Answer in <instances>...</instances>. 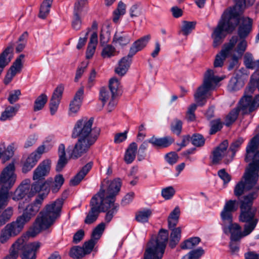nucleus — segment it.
Listing matches in <instances>:
<instances>
[{"instance_id": "f257e3e1", "label": "nucleus", "mask_w": 259, "mask_h": 259, "mask_svg": "<svg viewBox=\"0 0 259 259\" xmlns=\"http://www.w3.org/2000/svg\"><path fill=\"white\" fill-rule=\"evenodd\" d=\"M240 23L238 29V35L240 39L237 37V41L235 45L236 48L233 54L238 57L242 58L247 46V41L242 38L246 37L252 29V20L248 17H240L237 13L235 9H230L225 11L222 16L217 27L212 34L213 39V46L218 47L225 37V32H232L237 25Z\"/></svg>"}, {"instance_id": "f03ea898", "label": "nucleus", "mask_w": 259, "mask_h": 259, "mask_svg": "<svg viewBox=\"0 0 259 259\" xmlns=\"http://www.w3.org/2000/svg\"><path fill=\"white\" fill-rule=\"evenodd\" d=\"M259 133L255 135L250 140L246 147L245 160L250 162L241 180L234 188V195L239 197L245 191L254 189L258 192L259 185L257 182L259 178Z\"/></svg>"}, {"instance_id": "7ed1b4c3", "label": "nucleus", "mask_w": 259, "mask_h": 259, "mask_svg": "<svg viewBox=\"0 0 259 259\" xmlns=\"http://www.w3.org/2000/svg\"><path fill=\"white\" fill-rule=\"evenodd\" d=\"M63 204V200L58 199L47 205L36 218L29 232L30 236L34 237L53 225L60 215Z\"/></svg>"}, {"instance_id": "20e7f679", "label": "nucleus", "mask_w": 259, "mask_h": 259, "mask_svg": "<svg viewBox=\"0 0 259 259\" xmlns=\"http://www.w3.org/2000/svg\"><path fill=\"white\" fill-rule=\"evenodd\" d=\"M223 79V78L215 76L211 69H208L206 72L202 84L197 90L194 95L195 100L197 103L191 104L188 108L186 118L189 121H193L195 119L194 112L197 105L202 106L206 103V99L209 91L215 88V85Z\"/></svg>"}, {"instance_id": "39448f33", "label": "nucleus", "mask_w": 259, "mask_h": 259, "mask_svg": "<svg viewBox=\"0 0 259 259\" xmlns=\"http://www.w3.org/2000/svg\"><path fill=\"white\" fill-rule=\"evenodd\" d=\"M17 180L15 162L5 167L0 173V212L9 203V191L14 186Z\"/></svg>"}, {"instance_id": "423d86ee", "label": "nucleus", "mask_w": 259, "mask_h": 259, "mask_svg": "<svg viewBox=\"0 0 259 259\" xmlns=\"http://www.w3.org/2000/svg\"><path fill=\"white\" fill-rule=\"evenodd\" d=\"M104 182L108 185L107 191L102 187L99 192L102 191L104 194L103 199L107 202L106 204L110 208L105 217V221L108 223L118 211V205L114 203L115 197L120 191L121 184L119 179H116L112 181L107 180Z\"/></svg>"}, {"instance_id": "0eeeda50", "label": "nucleus", "mask_w": 259, "mask_h": 259, "mask_svg": "<svg viewBox=\"0 0 259 259\" xmlns=\"http://www.w3.org/2000/svg\"><path fill=\"white\" fill-rule=\"evenodd\" d=\"M256 88L259 91V73L255 72L251 76L250 84L245 95L240 101L239 108L244 113L251 112L259 107V94L253 99L251 96Z\"/></svg>"}, {"instance_id": "6e6552de", "label": "nucleus", "mask_w": 259, "mask_h": 259, "mask_svg": "<svg viewBox=\"0 0 259 259\" xmlns=\"http://www.w3.org/2000/svg\"><path fill=\"white\" fill-rule=\"evenodd\" d=\"M25 237L19 238L12 245L10 253L4 259H17L22 253V259H35V252L40 247L39 242L26 243Z\"/></svg>"}, {"instance_id": "1a4fd4ad", "label": "nucleus", "mask_w": 259, "mask_h": 259, "mask_svg": "<svg viewBox=\"0 0 259 259\" xmlns=\"http://www.w3.org/2000/svg\"><path fill=\"white\" fill-rule=\"evenodd\" d=\"M168 238V231L166 230H160L157 237L152 238L148 243L144 253V259H161Z\"/></svg>"}, {"instance_id": "9d476101", "label": "nucleus", "mask_w": 259, "mask_h": 259, "mask_svg": "<svg viewBox=\"0 0 259 259\" xmlns=\"http://www.w3.org/2000/svg\"><path fill=\"white\" fill-rule=\"evenodd\" d=\"M242 222L245 223L243 231H242L241 227L237 223H233L232 222L231 223L222 222L223 232L226 234H230L231 241H239L241 238L249 235L255 229L258 223V220Z\"/></svg>"}, {"instance_id": "9b49d317", "label": "nucleus", "mask_w": 259, "mask_h": 259, "mask_svg": "<svg viewBox=\"0 0 259 259\" xmlns=\"http://www.w3.org/2000/svg\"><path fill=\"white\" fill-rule=\"evenodd\" d=\"M258 196V192L253 191L244 195L240 200V214L239 221L240 222L252 221L258 220L255 218L256 208L252 207L253 201Z\"/></svg>"}, {"instance_id": "f8f14e48", "label": "nucleus", "mask_w": 259, "mask_h": 259, "mask_svg": "<svg viewBox=\"0 0 259 259\" xmlns=\"http://www.w3.org/2000/svg\"><path fill=\"white\" fill-rule=\"evenodd\" d=\"M104 194L102 191L98 192L91 199L90 205L91 208L88 213L84 220L86 224H91L97 219L101 211H106L110 209L106 204L107 202L104 200Z\"/></svg>"}, {"instance_id": "ddd939ff", "label": "nucleus", "mask_w": 259, "mask_h": 259, "mask_svg": "<svg viewBox=\"0 0 259 259\" xmlns=\"http://www.w3.org/2000/svg\"><path fill=\"white\" fill-rule=\"evenodd\" d=\"M94 119L93 118L83 117L77 121L73 128L72 137L80 138H95L97 139L100 131L98 130L95 133L92 130V126Z\"/></svg>"}, {"instance_id": "4468645a", "label": "nucleus", "mask_w": 259, "mask_h": 259, "mask_svg": "<svg viewBox=\"0 0 259 259\" xmlns=\"http://www.w3.org/2000/svg\"><path fill=\"white\" fill-rule=\"evenodd\" d=\"M44 198L42 195H40V198L36 199L33 202L27 205L24 208L23 202L19 203L18 209L19 213L22 212V214L19 216L25 223L29 222L39 211Z\"/></svg>"}, {"instance_id": "2eb2a0df", "label": "nucleus", "mask_w": 259, "mask_h": 259, "mask_svg": "<svg viewBox=\"0 0 259 259\" xmlns=\"http://www.w3.org/2000/svg\"><path fill=\"white\" fill-rule=\"evenodd\" d=\"M95 138H80L72 149L68 148L69 158L76 159L87 153L91 147L95 143Z\"/></svg>"}, {"instance_id": "dca6fc26", "label": "nucleus", "mask_w": 259, "mask_h": 259, "mask_svg": "<svg viewBox=\"0 0 259 259\" xmlns=\"http://www.w3.org/2000/svg\"><path fill=\"white\" fill-rule=\"evenodd\" d=\"M228 141L225 140L214 148L212 157V161L213 163H218L223 160L224 163L227 164L233 160L232 156L228 149Z\"/></svg>"}, {"instance_id": "f3484780", "label": "nucleus", "mask_w": 259, "mask_h": 259, "mask_svg": "<svg viewBox=\"0 0 259 259\" xmlns=\"http://www.w3.org/2000/svg\"><path fill=\"white\" fill-rule=\"evenodd\" d=\"M237 41V36H233L228 43L224 45L222 50L218 54L214 61V67H221L224 65V62L230 55L231 51L235 48V45Z\"/></svg>"}, {"instance_id": "a211bd4d", "label": "nucleus", "mask_w": 259, "mask_h": 259, "mask_svg": "<svg viewBox=\"0 0 259 259\" xmlns=\"http://www.w3.org/2000/svg\"><path fill=\"white\" fill-rule=\"evenodd\" d=\"M238 208V202L236 200L227 201L221 212L222 221L225 223H231L233 221L232 212L236 211Z\"/></svg>"}, {"instance_id": "6ab92c4d", "label": "nucleus", "mask_w": 259, "mask_h": 259, "mask_svg": "<svg viewBox=\"0 0 259 259\" xmlns=\"http://www.w3.org/2000/svg\"><path fill=\"white\" fill-rule=\"evenodd\" d=\"M51 161L46 159L41 162L33 171V180L34 181H42L50 172L51 169Z\"/></svg>"}, {"instance_id": "aec40b11", "label": "nucleus", "mask_w": 259, "mask_h": 259, "mask_svg": "<svg viewBox=\"0 0 259 259\" xmlns=\"http://www.w3.org/2000/svg\"><path fill=\"white\" fill-rule=\"evenodd\" d=\"M24 58V55L21 54L16 59L5 76L4 80L5 84L9 83L12 81L13 77L17 73L20 72L22 68Z\"/></svg>"}, {"instance_id": "412c9836", "label": "nucleus", "mask_w": 259, "mask_h": 259, "mask_svg": "<svg viewBox=\"0 0 259 259\" xmlns=\"http://www.w3.org/2000/svg\"><path fill=\"white\" fill-rule=\"evenodd\" d=\"M30 186V180L29 179L23 180L12 193V199L17 201L22 199L26 195L29 196Z\"/></svg>"}, {"instance_id": "4be33fe9", "label": "nucleus", "mask_w": 259, "mask_h": 259, "mask_svg": "<svg viewBox=\"0 0 259 259\" xmlns=\"http://www.w3.org/2000/svg\"><path fill=\"white\" fill-rule=\"evenodd\" d=\"M64 90L63 85H58L54 91L50 103V112L54 115L57 112Z\"/></svg>"}, {"instance_id": "5701e85b", "label": "nucleus", "mask_w": 259, "mask_h": 259, "mask_svg": "<svg viewBox=\"0 0 259 259\" xmlns=\"http://www.w3.org/2000/svg\"><path fill=\"white\" fill-rule=\"evenodd\" d=\"M84 93L83 89L80 88L76 92L73 100L71 102L69 105V114L71 116L76 114L80 109L83 95Z\"/></svg>"}, {"instance_id": "b1692460", "label": "nucleus", "mask_w": 259, "mask_h": 259, "mask_svg": "<svg viewBox=\"0 0 259 259\" xmlns=\"http://www.w3.org/2000/svg\"><path fill=\"white\" fill-rule=\"evenodd\" d=\"M14 44L11 43L0 55V75L4 68L10 62L13 55Z\"/></svg>"}, {"instance_id": "393cba45", "label": "nucleus", "mask_w": 259, "mask_h": 259, "mask_svg": "<svg viewBox=\"0 0 259 259\" xmlns=\"http://www.w3.org/2000/svg\"><path fill=\"white\" fill-rule=\"evenodd\" d=\"M150 39L149 35H145L135 41L131 46L128 54L134 56L137 52L144 49Z\"/></svg>"}, {"instance_id": "a878e982", "label": "nucleus", "mask_w": 259, "mask_h": 259, "mask_svg": "<svg viewBox=\"0 0 259 259\" xmlns=\"http://www.w3.org/2000/svg\"><path fill=\"white\" fill-rule=\"evenodd\" d=\"M26 224L18 217L15 221L7 224L5 227L13 236H15L22 230Z\"/></svg>"}, {"instance_id": "bb28decb", "label": "nucleus", "mask_w": 259, "mask_h": 259, "mask_svg": "<svg viewBox=\"0 0 259 259\" xmlns=\"http://www.w3.org/2000/svg\"><path fill=\"white\" fill-rule=\"evenodd\" d=\"M20 106L19 104H16L15 106H8L5 110L2 112L0 117V120L5 121L11 120L16 115L19 110Z\"/></svg>"}, {"instance_id": "cd10ccee", "label": "nucleus", "mask_w": 259, "mask_h": 259, "mask_svg": "<svg viewBox=\"0 0 259 259\" xmlns=\"http://www.w3.org/2000/svg\"><path fill=\"white\" fill-rule=\"evenodd\" d=\"M93 166V162H90L85 164L81 170L70 180V184L72 186L78 185L89 172Z\"/></svg>"}, {"instance_id": "c85d7f7f", "label": "nucleus", "mask_w": 259, "mask_h": 259, "mask_svg": "<svg viewBox=\"0 0 259 259\" xmlns=\"http://www.w3.org/2000/svg\"><path fill=\"white\" fill-rule=\"evenodd\" d=\"M59 159L56 165V170L60 171L64 167L68 162V159L66 157L65 146L63 144L59 145L58 150Z\"/></svg>"}, {"instance_id": "c756f323", "label": "nucleus", "mask_w": 259, "mask_h": 259, "mask_svg": "<svg viewBox=\"0 0 259 259\" xmlns=\"http://www.w3.org/2000/svg\"><path fill=\"white\" fill-rule=\"evenodd\" d=\"M133 56L129 54L126 56L123 57L119 62L118 66L116 68L115 72L119 75H124L128 69L132 62Z\"/></svg>"}, {"instance_id": "7c9ffc66", "label": "nucleus", "mask_w": 259, "mask_h": 259, "mask_svg": "<svg viewBox=\"0 0 259 259\" xmlns=\"http://www.w3.org/2000/svg\"><path fill=\"white\" fill-rule=\"evenodd\" d=\"M46 185H48L47 182L43 183L41 181H37L33 183L31 185L30 189H29V197H31L41 191H44L42 194H48L49 192V189L47 188Z\"/></svg>"}, {"instance_id": "2f4dec72", "label": "nucleus", "mask_w": 259, "mask_h": 259, "mask_svg": "<svg viewBox=\"0 0 259 259\" xmlns=\"http://www.w3.org/2000/svg\"><path fill=\"white\" fill-rule=\"evenodd\" d=\"M130 35L123 32H116L113 39V43L116 46L123 47L128 45L131 41Z\"/></svg>"}, {"instance_id": "473e14b6", "label": "nucleus", "mask_w": 259, "mask_h": 259, "mask_svg": "<svg viewBox=\"0 0 259 259\" xmlns=\"http://www.w3.org/2000/svg\"><path fill=\"white\" fill-rule=\"evenodd\" d=\"M148 142L154 146L167 147L174 142V139L170 137L158 138L153 136L148 140Z\"/></svg>"}, {"instance_id": "72a5a7b5", "label": "nucleus", "mask_w": 259, "mask_h": 259, "mask_svg": "<svg viewBox=\"0 0 259 259\" xmlns=\"http://www.w3.org/2000/svg\"><path fill=\"white\" fill-rule=\"evenodd\" d=\"M138 149L137 144L135 143H132L128 147L127 150L125 151L124 155V161L127 163H131L136 157Z\"/></svg>"}, {"instance_id": "f704fd0d", "label": "nucleus", "mask_w": 259, "mask_h": 259, "mask_svg": "<svg viewBox=\"0 0 259 259\" xmlns=\"http://www.w3.org/2000/svg\"><path fill=\"white\" fill-rule=\"evenodd\" d=\"M87 5L88 0H78L74 4L73 14L84 16L89 11Z\"/></svg>"}, {"instance_id": "c9c22d12", "label": "nucleus", "mask_w": 259, "mask_h": 259, "mask_svg": "<svg viewBox=\"0 0 259 259\" xmlns=\"http://www.w3.org/2000/svg\"><path fill=\"white\" fill-rule=\"evenodd\" d=\"M46 182L48 184V185H46L47 188L49 186V190L51 189L53 193H56L60 190L63 184L64 179L62 175H58L55 176L53 181L50 182L46 181Z\"/></svg>"}, {"instance_id": "e433bc0d", "label": "nucleus", "mask_w": 259, "mask_h": 259, "mask_svg": "<svg viewBox=\"0 0 259 259\" xmlns=\"http://www.w3.org/2000/svg\"><path fill=\"white\" fill-rule=\"evenodd\" d=\"M38 159L31 153L30 154L24 161L22 170L23 173H27L32 169L36 165Z\"/></svg>"}, {"instance_id": "4c0bfd02", "label": "nucleus", "mask_w": 259, "mask_h": 259, "mask_svg": "<svg viewBox=\"0 0 259 259\" xmlns=\"http://www.w3.org/2000/svg\"><path fill=\"white\" fill-rule=\"evenodd\" d=\"M180 214V209L178 206H177L170 213L168 218V225L169 229L175 228L179 222V219Z\"/></svg>"}, {"instance_id": "58836bf2", "label": "nucleus", "mask_w": 259, "mask_h": 259, "mask_svg": "<svg viewBox=\"0 0 259 259\" xmlns=\"http://www.w3.org/2000/svg\"><path fill=\"white\" fill-rule=\"evenodd\" d=\"M170 236L169 246L171 248L175 247L179 242L181 237V228L180 227L173 228Z\"/></svg>"}, {"instance_id": "ea45409f", "label": "nucleus", "mask_w": 259, "mask_h": 259, "mask_svg": "<svg viewBox=\"0 0 259 259\" xmlns=\"http://www.w3.org/2000/svg\"><path fill=\"white\" fill-rule=\"evenodd\" d=\"M116 96L113 95L112 93L109 91L108 88L103 87L100 89L99 99L102 102L103 105L104 104L115 98Z\"/></svg>"}, {"instance_id": "a19ab883", "label": "nucleus", "mask_w": 259, "mask_h": 259, "mask_svg": "<svg viewBox=\"0 0 259 259\" xmlns=\"http://www.w3.org/2000/svg\"><path fill=\"white\" fill-rule=\"evenodd\" d=\"M152 215V211L150 209H144L139 210L136 214V220L141 223L148 222L149 218Z\"/></svg>"}, {"instance_id": "79ce46f5", "label": "nucleus", "mask_w": 259, "mask_h": 259, "mask_svg": "<svg viewBox=\"0 0 259 259\" xmlns=\"http://www.w3.org/2000/svg\"><path fill=\"white\" fill-rule=\"evenodd\" d=\"M13 214V208L8 207L0 214V227L4 225L11 218Z\"/></svg>"}, {"instance_id": "37998d69", "label": "nucleus", "mask_w": 259, "mask_h": 259, "mask_svg": "<svg viewBox=\"0 0 259 259\" xmlns=\"http://www.w3.org/2000/svg\"><path fill=\"white\" fill-rule=\"evenodd\" d=\"M53 0H45L41 4L39 17L40 18L45 19L48 16L50 12V9L51 7Z\"/></svg>"}, {"instance_id": "c03bdc74", "label": "nucleus", "mask_w": 259, "mask_h": 259, "mask_svg": "<svg viewBox=\"0 0 259 259\" xmlns=\"http://www.w3.org/2000/svg\"><path fill=\"white\" fill-rule=\"evenodd\" d=\"M126 6L121 2L118 3V7L116 10L113 11V21L115 23H117L121 16L123 15L125 13Z\"/></svg>"}, {"instance_id": "a18cd8bd", "label": "nucleus", "mask_w": 259, "mask_h": 259, "mask_svg": "<svg viewBox=\"0 0 259 259\" xmlns=\"http://www.w3.org/2000/svg\"><path fill=\"white\" fill-rule=\"evenodd\" d=\"M200 242V239L199 237H192L183 242L181 246L183 249H190L197 246Z\"/></svg>"}, {"instance_id": "49530a36", "label": "nucleus", "mask_w": 259, "mask_h": 259, "mask_svg": "<svg viewBox=\"0 0 259 259\" xmlns=\"http://www.w3.org/2000/svg\"><path fill=\"white\" fill-rule=\"evenodd\" d=\"M48 101V97L44 94L39 96L34 102V111H37L41 110Z\"/></svg>"}, {"instance_id": "de8ad7c7", "label": "nucleus", "mask_w": 259, "mask_h": 259, "mask_svg": "<svg viewBox=\"0 0 259 259\" xmlns=\"http://www.w3.org/2000/svg\"><path fill=\"white\" fill-rule=\"evenodd\" d=\"M243 142L244 139L242 138H239L231 144L229 150L231 156H232L233 159L236 152L239 150Z\"/></svg>"}, {"instance_id": "09e8293b", "label": "nucleus", "mask_w": 259, "mask_h": 259, "mask_svg": "<svg viewBox=\"0 0 259 259\" xmlns=\"http://www.w3.org/2000/svg\"><path fill=\"white\" fill-rule=\"evenodd\" d=\"M243 86L242 82L236 77L231 78L228 85V89L230 92L239 90Z\"/></svg>"}, {"instance_id": "8fccbe9b", "label": "nucleus", "mask_w": 259, "mask_h": 259, "mask_svg": "<svg viewBox=\"0 0 259 259\" xmlns=\"http://www.w3.org/2000/svg\"><path fill=\"white\" fill-rule=\"evenodd\" d=\"M105 224L103 222L98 225L93 231L92 239L96 241L99 239L105 229Z\"/></svg>"}, {"instance_id": "3c124183", "label": "nucleus", "mask_w": 259, "mask_h": 259, "mask_svg": "<svg viewBox=\"0 0 259 259\" xmlns=\"http://www.w3.org/2000/svg\"><path fill=\"white\" fill-rule=\"evenodd\" d=\"M204 253V250L201 247L193 250L184 255L182 259H198Z\"/></svg>"}, {"instance_id": "603ef678", "label": "nucleus", "mask_w": 259, "mask_h": 259, "mask_svg": "<svg viewBox=\"0 0 259 259\" xmlns=\"http://www.w3.org/2000/svg\"><path fill=\"white\" fill-rule=\"evenodd\" d=\"M196 22L184 21L182 26V31L185 35L190 34L195 28Z\"/></svg>"}, {"instance_id": "864d4df0", "label": "nucleus", "mask_w": 259, "mask_h": 259, "mask_svg": "<svg viewBox=\"0 0 259 259\" xmlns=\"http://www.w3.org/2000/svg\"><path fill=\"white\" fill-rule=\"evenodd\" d=\"M120 88L119 80L116 78H112L109 81V89L113 95L117 96Z\"/></svg>"}, {"instance_id": "5fc2aeb1", "label": "nucleus", "mask_w": 259, "mask_h": 259, "mask_svg": "<svg viewBox=\"0 0 259 259\" xmlns=\"http://www.w3.org/2000/svg\"><path fill=\"white\" fill-rule=\"evenodd\" d=\"M85 254L83 248L79 246L72 247L70 251V255L74 258H80L83 257Z\"/></svg>"}, {"instance_id": "6e6d98bb", "label": "nucleus", "mask_w": 259, "mask_h": 259, "mask_svg": "<svg viewBox=\"0 0 259 259\" xmlns=\"http://www.w3.org/2000/svg\"><path fill=\"white\" fill-rule=\"evenodd\" d=\"M238 113L239 110L238 108L233 109L226 116L225 124L227 126H229L234 122L237 119Z\"/></svg>"}, {"instance_id": "4d7b16f0", "label": "nucleus", "mask_w": 259, "mask_h": 259, "mask_svg": "<svg viewBox=\"0 0 259 259\" xmlns=\"http://www.w3.org/2000/svg\"><path fill=\"white\" fill-rule=\"evenodd\" d=\"M244 63L248 68L253 69L255 67L256 62L253 60V57L251 53L247 52L244 56Z\"/></svg>"}, {"instance_id": "13d9d810", "label": "nucleus", "mask_w": 259, "mask_h": 259, "mask_svg": "<svg viewBox=\"0 0 259 259\" xmlns=\"http://www.w3.org/2000/svg\"><path fill=\"white\" fill-rule=\"evenodd\" d=\"M89 64V61H83L78 67L76 72L75 77L74 78V81L75 82H77L78 80L80 78L84 71L88 67Z\"/></svg>"}, {"instance_id": "bf43d9fd", "label": "nucleus", "mask_w": 259, "mask_h": 259, "mask_svg": "<svg viewBox=\"0 0 259 259\" xmlns=\"http://www.w3.org/2000/svg\"><path fill=\"white\" fill-rule=\"evenodd\" d=\"M191 141L192 144L196 147L202 146L205 143V139L200 134H194L191 137Z\"/></svg>"}, {"instance_id": "052dcab7", "label": "nucleus", "mask_w": 259, "mask_h": 259, "mask_svg": "<svg viewBox=\"0 0 259 259\" xmlns=\"http://www.w3.org/2000/svg\"><path fill=\"white\" fill-rule=\"evenodd\" d=\"M115 52V49L111 45H108L105 46L102 52V56L105 58H110L114 56Z\"/></svg>"}, {"instance_id": "680f3d73", "label": "nucleus", "mask_w": 259, "mask_h": 259, "mask_svg": "<svg viewBox=\"0 0 259 259\" xmlns=\"http://www.w3.org/2000/svg\"><path fill=\"white\" fill-rule=\"evenodd\" d=\"M16 147L14 144L9 145L5 151V155L3 158V162L5 163L13 155Z\"/></svg>"}, {"instance_id": "e2e57ef3", "label": "nucleus", "mask_w": 259, "mask_h": 259, "mask_svg": "<svg viewBox=\"0 0 259 259\" xmlns=\"http://www.w3.org/2000/svg\"><path fill=\"white\" fill-rule=\"evenodd\" d=\"M223 127V123L220 119H217L212 120L210 122V134H214L220 131Z\"/></svg>"}, {"instance_id": "0e129e2a", "label": "nucleus", "mask_w": 259, "mask_h": 259, "mask_svg": "<svg viewBox=\"0 0 259 259\" xmlns=\"http://www.w3.org/2000/svg\"><path fill=\"white\" fill-rule=\"evenodd\" d=\"M175 190L172 186L163 188L161 191V195L165 200L171 199L175 194Z\"/></svg>"}, {"instance_id": "69168bd1", "label": "nucleus", "mask_w": 259, "mask_h": 259, "mask_svg": "<svg viewBox=\"0 0 259 259\" xmlns=\"http://www.w3.org/2000/svg\"><path fill=\"white\" fill-rule=\"evenodd\" d=\"M12 237H13V236L5 227L1 231L0 234V242L3 244L7 242Z\"/></svg>"}, {"instance_id": "338daca9", "label": "nucleus", "mask_w": 259, "mask_h": 259, "mask_svg": "<svg viewBox=\"0 0 259 259\" xmlns=\"http://www.w3.org/2000/svg\"><path fill=\"white\" fill-rule=\"evenodd\" d=\"M80 15L73 14V18L72 21V28L76 30H78L81 28L82 25V21L81 20Z\"/></svg>"}, {"instance_id": "774afa93", "label": "nucleus", "mask_w": 259, "mask_h": 259, "mask_svg": "<svg viewBox=\"0 0 259 259\" xmlns=\"http://www.w3.org/2000/svg\"><path fill=\"white\" fill-rule=\"evenodd\" d=\"M182 128V122L179 120L176 119L171 124V130L172 132L177 135L180 134Z\"/></svg>"}]
</instances>
